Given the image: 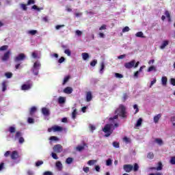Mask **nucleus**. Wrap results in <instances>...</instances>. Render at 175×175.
<instances>
[{"mask_svg": "<svg viewBox=\"0 0 175 175\" xmlns=\"http://www.w3.org/2000/svg\"><path fill=\"white\" fill-rule=\"evenodd\" d=\"M169 45V41L167 40H164L163 41L161 45L160 46V49L161 50H163V49H165V47H166V46Z\"/></svg>", "mask_w": 175, "mask_h": 175, "instance_id": "dca6fc26", "label": "nucleus"}, {"mask_svg": "<svg viewBox=\"0 0 175 175\" xmlns=\"http://www.w3.org/2000/svg\"><path fill=\"white\" fill-rule=\"evenodd\" d=\"M64 53H65V54H66L68 57H70V55H71V54H72V53L70 52V50H69V49H66V50L64 51Z\"/></svg>", "mask_w": 175, "mask_h": 175, "instance_id": "864d4df0", "label": "nucleus"}, {"mask_svg": "<svg viewBox=\"0 0 175 175\" xmlns=\"http://www.w3.org/2000/svg\"><path fill=\"white\" fill-rule=\"evenodd\" d=\"M49 140H52L53 142H57V141H58V137L52 136L50 137Z\"/></svg>", "mask_w": 175, "mask_h": 175, "instance_id": "e2e57ef3", "label": "nucleus"}, {"mask_svg": "<svg viewBox=\"0 0 175 175\" xmlns=\"http://www.w3.org/2000/svg\"><path fill=\"white\" fill-rule=\"evenodd\" d=\"M14 140H18L19 144H23L25 142L24 137H23V134L21 132L16 133Z\"/></svg>", "mask_w": 175, "mask_h": 175, "instance_id": "20e7f679", "label": "nucleus"}, {"mask_svg": "<svg viewBox=\"0 0 175 175\" xmlns=\"http://www.w3.org/2000/svg\"><path fill=\"white\" fill-rule=\"evenodd\" d=\"M112 144L115 148H120V143L117 142H113Z\"/></svg>", "mask_w": 175, "mask_h": 175, "instance_id": "ea45409f", "label": "nucleus"}, {"mask_svg": "<svg viewBox=\"0 0 175 175\" xmlns=\"http://www.w3.org/2000/svg\"><path fill=\"white\" fill-rule=\"evenodd\" d=\"M155 143L159 144V146H162L163 144V141L160 138H156L154 139Z\"/></svg>", "mask_w": 175, "mask_h": 175, "instance_id": "6ab92c4d", "label": "nucleus"}, {"mask_svg": "<svg viewBox=\"0 0 175 175\" xmlns=\"http://www.w3.org/2000/svg\"><path fill=\"white\" fill-rule=\"evenodd\" d=\"M41 165H43V161H38L36 163V166L37 167H39V166H41Z\"/></svg>", "mask_w": 175, "mask_h": 175, "instance_id": "8fccbe9b", "label": "nucleus"}, {"mask_svg": "<svg viewBox=\"0 0 175 175\" xmlns=\"http://www.w3.org/2000/svg\"><path fill=\"white\" fill-rule=\"evenodd\" d=\"M32 9H33L34 10H38V12L40 10H43V8H39L38 7H37L36 5H33L32 6Z\"/></svg>", "mask_w": 175, "mask_h": 175, "instance_id": "a18cd8bd", "label": "nucleus"}, {"mask_svg": "<svg viewBox=\"0 0 175 175\" xmlns=\"http://www.w3.org/2000/svg\"><path fill=\"white\" fill-rule=\"evenodd\" d=\"M65 62V57H61L58 60L59 64H62V62Z\"/></svg>", "mask_w": 175, "mask_h": 175, "instance_id": "052dcab7", "label": "nucleus"}, {"mask_svg": "<svg viewBox=\"0 0 175 175\" xmlns=\"http://www.w3.org/2000/svg\"><path fill=\"white\" fill-rule=\"evenodd\" d=\"M170 82H171L172 85H174V86L175 85V79L172 78L170 80Z\"/></svg>", "mask_w": 175, "mask_h": 175, "instance_id": "774afa93", "label": "nucleus"}, {"mask_svg": "<svg viewBox=\"0 0 175 175\" xmlns=\"http://www.w3.org/2000/svg\"><path fill=\"white\" fill-rule=\"evenodd\" d=\"M123 169L126 173H131L133 170V165L131 164H125L123 165Z\"/></svg>", "mask_w": 175, "mask_h": 175, "instance_id": "6e6552de", "label": "nucleus"}, {"mask_svg": "<svg viewBox=\"0 0 175 175\" xmlns=\"http://www.w3.org/2000/svg\"><path fill=\"white\" fill-rule=\"evenodd\" d=\"M64 103H65V98L62 96L59 97L58 103H59L60 105H62Z\"/></svg>", "mask_w": 175, "mask_h": 175, "instance_id": "393cba45", "label": "nucleus"}, {"mask_svg": "<svg viewBox=\"0 0 175 175\" xmlns=\"http://www.w3.org/2000/svg\"><path fill=\"white\" fill-rule=\"evenodd\" d=\"M118 123H109L105 125L104 128H103V132H113L116 128H118Z\"/></svg>", "mask_w": 175, "mask_h": 175, "instance_id": "f03ea898", "label": "nucleus"}, {"mask_svg": "<svg viewBox=\"0 0 175 175\" xmlns=\"http://www.w3.org/2000/svg\"><path fill=\"white\" fill-rule=\"evenodd\" d=\"M165 14L167 18H168V21L169 22L172 21V18H170V13L169 12V11L166 10L165 12Z\"/></svg>", "mask_w": 175, "mask_h": 175, "instance_id": "a878e982", "label": "nucleus"}, {"mask_svg": "<svg viewBox=\"0 0 175 175\" xmlns=\"http://www.w3.org/2000/svg\"><path fill=\"white\" fill-rule=\"evenodd\" d=\"M115 77H117L118 79H122V77H124V75L116 72V73H115Z\"/></svg>", "mask_w": 175, "mask_h": 175, "instance_id": "09e8293b", "label": "nucleus"}, {"mask_svg": "<svg viewBox=\"0 0 175 175\" xmlns=\"http://www.w3.org/2000/svg\"><path fill=\"white\" fill-rule=\"evenodd\" d=\"M135 36H137V38H144L143 32L142 31H139L135 34Z\"/></svg>", "mask_w": 175, "mask_h": 175, "instance_id": "f704fd0d", "label": "nucleus"}, {"mask_svg": "<svg viewBox=\"0 0 175 175\" xmlns=\"http://www.w3.org/2000/svg\"><path fill=\"white\" fill-rule=\"evenodd\" d=\"M69 79H70V76L68 75L64 77V81H63V85H65L68 81H69Z\"/></svg>", "mask_w": 175, "mask_h": 175, "instance_id": "5701e85b", "label": "nucleus"}, {"mask_svg": "<svg viewBox=\"0 0 175 175\" xmlns=\"http://www.w3.org/2000/svg\"><path fill=\"white\" fill-rule=\"evenodd\" d=\"M41 66V64L38 62H36L33 64V68L34 69H39V68Z\"/></svg>", "mask_w": 175, "mask_h": 175, "instance_id": "bb28decb", "label": "nucleus"}, {"mask_svg": "<svg viewBox=\"0 0 175 175\" xmlns=\"http://www.w3.org/2000/svg\"><path fill=\"white\" fill-rule=\"evenodd\" d=\"M82 57L84 61H86V59H88L90 58V55L88 53H83Z\"/></svg>", "mask_w": 175, "mask_h": 175, "instance_id": "4be33fe9", "label": "nucleus"}, {"mask_svg": "<svg viewBox=\"0 0 175 175\" xmlns=\"http://www.w3.org/2000/svg\"><path fill=\"white\" fill-rule=\"evenodd\" d=\"M107 166H111L113 165V160L111 159H108L106 161Z\"/></svg>", "mask_w": 175, "mask_h": 175, "instance_id": "c85d7f7f", "label": "nucleus"}, {"mask_svg": "<svg viewBox=\"0 0 175 175\" xmlns=\"http://www.w3.org/2000/svg\"><path fill=\"white\" fill-rule=\"evenodd\" d=\"M133 170L134 172H137V170H139V165L137 163L134 164V167H133Z\"/></svg>", "mask_w": 175, "mask_h": 175, "instance_id": "79ce46f5", "label": "nucleus"}, {"mask_svg": "<svg viewBox=\"0 0 175 175\" xmlns=\"http://www.w3.org/2000/svg\"><path fill=\"white\" fill-rule=\"evenodd\" d=\"M66 132V129L58 126V125H54L52 127L48 129V132Z\"/></svg>", "mask_w": 175, "mask_h": 175, "instance_id": "7ed1b4c3", "label": "nucleus"}, {"mask_svg": "<svg viewBox=\"0 0 175 175\" xmlns=\"http://www.w3.org/2000/svg\"><path fill=\"white\" fill-rule=\"evenodd\" d=\"M43 175H53V172H51L50 171H46L43 173Z\"/></svg>", "mask_w": 175, "mask_h": 175, "instance_id": "338daca9", "label": "nucleus"}, {"mask_svg": "<svg viewBox=\"0 0 175 175\" xmlns=\"http://www.w3.org/2000/svg\"><path fill=\"white\" fill-rule=\"evenodd\" d=\"M9 49V46L8 45H3L1 47H0V51H5Z\"/></svg>", "mask_w": 175, "mask_h": 175, "instance_id": "2f4dec72", "label": "nucleus"}, {"mask_svg": "<svg viewBox=\"0 0 175 175\" xmlns=\"http://www.w3.org/2000/svg\"><path fill=\"white\" fill-rule=\"evenodd\" d=\"M152 70H155V66H151L148 69V72H152Z\"/></svg>", "mask_w": 175, "mask_h": 175, "instance_id": "bf43d9fd", "label": "nucleus"}, {"mask_svg": "<svg viewBox=\"0 0 175 175\" xmlns=\"http://www.w3.org/2000/svg\"><path fill=\"white\" fill-rule=\"evenodd\" d=\"M53 150L56 154H61L64 151V148L61 144H56L53 146Z\"/></svg>", "mask_w": 175, "mask_h": 175, "instance_id": "39448f33", "label": "nucleus"}, {"mask_svg": "<svg viewBox=\"0 0 175 175\" xmlns=\"http://www.w3.org/2000/svg\"><path fill=\"white\" fill-rule=\"evenodd\" d=\"M161 83L163 85H166V84H167V77H163L161 78Z\"/></svg>", "mask_w": 175, "mask_h": 175, "instance_id": "412c9836", "label": "nucleus"}, {"mask_svg": "<svg viewBox=\"0 0 175 175\" xmlns=\"http://www.w3.org/2000/svg\"><path fill=\"white\" fill-rule=\"evenodd\" d=\"M170 163H171V165H175V157H171Z\"/></svg>", "mask_w": 175, "mask_h": 175, "instance_id": "6e6d98bb", "label": "nucleus"}, {"mask_svg": "<svg viewBox=\"0 0 175 175\" xmlns=\"http://www.w3.org/2000/svg\"><path fill=\"white\" fill-rule=\"evenodd\" d=\"M83 170L85 173H88V172H90V167H83Z\"/></svg>", "mask_w": 175, "mask_h": 175, "instance_id": "680f3d73", "label": "nucleus"}, {"mask_svg": "<svg viewBox=\"0 0 175 175\" xmlns=\"http://www.w3.org/2000/svg\"><path fill=\"white\" fill-rule=\"evenodd\" d=\"M5 76L7 77V79H12L13 74L12 72H5Z\"/></svg>", "mask_w": 175, "mask_h": 175, "instance_id": "72a5a7b5", "label": "nucleus"}, {"mask_svg": "<svg viewBox=\"0 0 175 175\" xmlns=\"http://www.w3.org/2000/svg\"><path fill=\"white\" fill-rule=\"evenodd\" d=\"M96 163V160H90L88 161V165H89V166H92L95 165Z\"/></svg>", "mask_w": 175, "mask_h": 175, "instance_id": "7c9ffc66", "label": "nucleus"}, {"mask_svg": "<svg viewBox=\"0 0 175 175\" xmlns=\"http://www.w3.org/2000/svg\"><path fill=\"white\" fill-rule=\"evenodd\" d=\"M133 109L135 110V114L139 113V107H137V105H134Z\"/></svg>", "mask_w": 175, "mask_h": 175, "instance_id": "3c124183", "label": "nucleus"}, {"mask_svg": "<svg viewBox=\"0 0 175 175\" xmlns=\"http://www.w3.org/2000/svg\"><path fill=\"white\" fill-rule=\"evenodd\" d=\"M85 145H83V146H78L76 148L77 151H83V150H84V147Z\"/></svg>", "mask_w": 175, "mask_h": 175, "instance_id": "c756f323", "label": "nucleus"}, {"mask_svg": "<svg viewBox=\"0 0 175 175\" xmlns=\"http://www.w3.org/2000/svg\"><path fill=\"white\" fill-rule=\"evenodd\" d=\"M36 113V107H32L29 111L30 116H33Z\"/></svg>", "mask_w": 175, "mask_h": 175, "instance_id": "aec40b11", "label": "nucleus"}, {"mask_svg": "<svg viewBox=\"0 0 175 175\" xmlns=\"http://www.w3.org/2000/svg\"><path fill=\"white\" fill-rule=\"evenodd\" d=\"M21 8L23 9V10H28V7H27V5L25 3H21Z\"/></svg>", "mask_w": 175, "mask_h": 175, "instance_id": "4c0bfd02", "label": "nucleus"}, {"mask_svg": "<svg viewBox=\"0 0 175 175\" xmlns=\"http://www.w3.org/2000/svg\"><path fill=\"white\" fill-rule=\"evenodd\" d=\"M161 117H162V115L161 113H159L157 116H155L153 118L154 122L155 124H158V122H159V120L161 119Z\"/></svg>", "mask_w": 175, "mask_h": 175, "instance_id": "2eb2a0df", "label": "nucleus"}, {"mask_svg": "<svg viewBox=\"0 0 175 175\" xmlns=\"http://www.w3.org/2000/svg\"><path fill=\"white\" fill-rule=\"evenodd\" d=\"M73 162V158L72 157H68L66 159V163L68 164V165H70V163H72Z\"/></svg>", "mask_w": 175, "mask_h": 175, "instance_id": "cd10ccee", "label": "nucleus"}, {"mask_svg": "<svg viewBox=\"0 0 175 175\" xmlns=\"http://www.w3.org/2000/svg\"><path fill=\"white\" fill-rule=\"evenodd\" d=\"M171 122H172L173 126H175V116L171 118Z\"/></svg>", "mask_w": 175, "mask_h": 175, "instance_id": "69168bd1", "label": "nucleus"}, {"mask_svg": "<svg viewBox=\"0 0 175 175\" xmlns=\"http://www.w3.org/2000/svg\"><path fill=\"white\" fill-rule=\"evenodd\" d=\"M10 58V51H7L2 57V61H8Z\"/></svg>", "mask_w": 175, "mask_h": 175, "instance_id": "9b49d317", "label": "nucleus"}, {"mask_svg": "<svg viewBox=\"0 0 175 175\" xmlns=\"http://www.w3.org/2000/svg\"><path fill=\"white\" fill-rule=\"evenodd\" d=\"M29 33H30V35H36V33H38V31H36V30H30L29 31Z\"/></svg>", "mask_w": 175, "mask_h": 175, "instance_id": "4d7b16f0", "label": "nucleus"}, {"mask_svg": "<svg viewBox=\"0 0 175 175\" xmlns=\"http://www.w3.org/2000/svg\"><path fill=\"white\" fill-rule=\"evenodd\" d=\"M115 114L116 115L109 118L110 122H113L114 120L118 119V116L121 118H126V108L124 105H120L118 108L115 111Z\"/></svg>", "mask_w": 175, "mask_h": 175, "instance_id": "f257e3e1", "label": "nucleus"}, {"mask_svg": "<svg viewBox=\"0 0 175 175\" xmlns=\"http://www.w3.org/2000/svg\"><path fill=\"white\" fill-rule=\"evenodd\" d=\"M9 132H16V127L14 126H10L9 128Z\"/></svg>", "mask_w": 175, "mask_h": 175, "instance_id": "0e129e2a", "label": "nucleus"}, {"mask_svg": "<svg viewBox=\"0 0 175 175\" xmlns=\"http://www.w3.org/2000/svg\"><path fill=\"white\" fill-rule=\"evenodd\" d=\"M143 122V119L139 118L138 120L137 121V124L135 126H140L142 125V123Z\"/></svg>", "mask_w": 175, "mask_h": 175, "instance_id": "c9c22d12", "label": "nucleus"}, {"mask_svg": "<svg viewBox=\"0 0 175 175\" xmlns=\"http://www.w3.org/2000/svg\"><path fill=\"white\" fill-rule=\"evenodd\" d=\"M89 129H90V131H95V129H96V127H95V126H94L93 124H89Z\"/></svg>", "mask_w": 175, "mask_h": 175, "instance_id": "5fc2aeb1", "label": "nucleus"}, {"mask_svg": "<svg viewBox=\"0 0 175 175\" xmlns=\"http://www.w3.org/2000/svg\"><path fill=\"white\" fill-rule=\"evenodd\" d=\"M98 64V61L96 59H94L90 62V66H95Z\"/></svg>", "mask_w": 175, "mask_h": 175, "instance_id": "49530a36", "label": "nucleus"}, {"mask_svg": "<svg viewBox=\"0 0 175 175\" xmlns=\"http://www.w3.org/2000/svg\"><path fill=\"white\" fill-rule=\"evenodd\" d=\"M55 167L58 172H62V169H64V165H62V163L59 161L55 163Z\"/></svg>", "mask_w": 175, "mask_h": 175, "instance_id": "1a4fd4ad", "label": "nucleus"}, {"mask_svg": "<svg viewBox=\"0 0 175 175\" xmlns=\"http://www.w3.org/2000/svg\"><path fill=\"white\" fill-rule=\"evenodd\" d=\"M150 169H152V170H162V163L159 162V166L157 167H151Z\"/></svg>", "mask_w": 175, "mask_h": 175, "instance_id": "a211bd4d", "label": "nucleus"}, {"mask_svg": "<svg viewBox=\"0 0 175 175\" xmlns=\"http://www.w3.org/2000/svg\"><path fill=\"white\" fill-rule=\"evenodd\" d=\"M51 156L52 157V158L53 159H58V156L57 155V153L55 152H52L51 154Z\"/></svg>", "mask_w": 175, "mask_h": 175, "instance_id": "a19ab883", "label": "nucleus"}, {"mask_svg": "<svg viewBox=\"0 0 175 175\" xmlns=\"http://www.w3.org/2000/svg\"><path fill=\"white\" fill-rule=\"evenodd\" d=\"M17 158H18V152L14 150L11 153V159L16 160Z\"/></svg>", "mask_w": 175, "mask_h": 175, "instance_id": "ddd939ff", "label": "nucleus"}, {"mask_svg": "<svg viewBox=\"0 0 175 175\" xmlns=\"http://www.w3.org/2000/svg\"><path fill=\"white\" fill-rule=\"evenodd\" d=\"M104 69H105V63L102 62L100 64V73H103V70Z\"/></svg>", "mask_w": 175, "mask_h": 175, "instance_id": "37998d69", "label": "nucleus"}, {"mask_svg": "<svg viewBox=\"0 0 175 175\" xmlns=\"http://www.w3.org/2000/svg\"><path fill=\"white\" fill-rule=\"evenodd\" d=\"M76 116H77V109H74L72 113V118H73V120L76 118Z\"/></svg>", "mask_w": 175, "mask_h": 175, "instance_id": "473e14b6", "label": "nucleus"}, {"mask_svg": "<svg viewBox=\"0 0 175 175\" xmlns=\"http://www.w3.org/2000/svg\"><path fill=\"white\" fill-rule=\"evenodd\" d=\"M2 91L3 92H5V91L6 90H8V86L6 85V81H3V83H2Z\"/></svg>", "mask_w": 175, "mask_h": 175, "instance_id": "b1692460", "label": "nucleus"}, {"mask_svg": "<svg viewBox=\"0 0 175 175\" xmlns=\"http://www.w3.org/2000/svg\"><path fill=\"white\" fill-rule=\"evenodd\" d=\"M35 3V0H28L27 1V5H34Z\"/></svg>", "mask_w": 175, "mask_h": 175, "instance_id": "13d9d810", "label": "nucleus"}, {"mask_svg": "<svg viewBox=\"0 0 175 175\" xmlns=\"http://www.w3.org/2000/svg\"><path fill=\"white\" fill-rule=\"evenodd\" d=\"M135 64H136V61L133 59L131 62L125 63L124 68H126V69H132V68H134Z\"/></svg>", "mask_w": 175, "mask_h": 175, "instance_id": "0eeeda50", "label": "nucleus"}, {"mask_svg": "<svg viewBox=\"0 0 175 175\" xmlns=\"http://www.w3.org/2000/svg\"><path fill=\"white\" fill-rule=\"evenodd\" d=\"M31 87H32V84H23L21 87V90L23 91H27L28 90H31Z\"/></svg>", "mask_w": 175, "mask_h": 175, "instance_id": "9d476101", "label": "nucleus"}, {"mask_svg": "<svg viewBox=\"0 0 175 175\" xmlns=\"http://www.w3.org/2000/svg\"><path fill=\"white\" fill-rule=\"evenodd\" d=\"M24 59H25V54L20 53L14 58V61L17 64L21 61H24Z\"/></svg>", "mask_w": 175, "mask_h": 175, "instance_id": "423d86ee", "label": "nucleus"}, {"mask_svg": "<svg viewBox=\"0 0 175 175\" xmlns=\"http://www.w3.org/2000/svg\"><path fill=\"white\" fill-rule=\"evenodd\" d=\"M91 100H92V93L88 92L86 94V101L91 102Z\"/></svg>", "mask_w": 175, "mask_h": 175, "instance_id": "4468645a", "label": "nucleus"}, {"mask_svg": "<svg viewBox=\"0 0 175 175\" xmlns=\"http://www.w3.org/2000/svg\"><path fill=\"white\" fill-rule=\"evenodd\" d=\"M33 73L35 76H38L39 75V68H33Z\"/></svg>", "mask_w": 175, "mask_h": 175, "instance_id": "e433bc0d", "label": "nucleus"}, {"mask_svg": "<svg viewBox=\"0 0 175 175\" xmlns=\"http://www.w3.org/2000/svg\"><path fill=\"white\" fill-rule=\"evenodd\" d=\"M130 30L131 29H129V27L126 26L124 28L122 29V32L123 33L129 32Z\"/></svg>", "mask_w": 175, "mask_h": 175, "instance_id": "de8ad7c7", "label": "nucleus"}, {"mask_svg": "<svg viewBox=\"0 0 175 175\" xmlns=\"http://www.w3.org/2000/svg\"><path fill=\"white\" fill-rule=\"evenodd\" d=\"M42 113L46 117L50 116V110H49V109H47L46 107L42 108Z\"/></svg>", "mask_w": 175, "mask_h": 175, "instance_id": "f8f14e48", "label": "nucleus"}, {"mask_svg": "<svg viewBox=\"0 0 175 175\" xmlns=\"http://www.w3.org/2000/svg\"><path fill=\"white\" fill-rule=\"evenodd\" d=\"M148 158L149 159H154V153H152V152H149V153L148 154Z\"/></svg>", "mask_w": 175, "mask_h": 175, "instance_id": "603ef678", "label": "nucleus"}, {"mask_svg": "<svg viewBox=\"0 0 175 175\" xmlns=\"http://www.w3.org/2000/svg\"><path fill=\"white\" fill-rule=\"evenodd\" d=\"M28 124H34L35 123V119L32 118H28L27 119Z\"/></svg>", "mask_w": 175, "mask_h": 175, "instance_id": "58836bf2", "label": "nucleus"}, {"mask_svg": "<svg viewBox=\"0 0 175 175\" xmlns=\"http://www.w3.org/2000/svg\"><path fill=\"white\" fill-rule=\"evenodd\" d=\"M65 94H72L73 92V89L70 87H67L64 90Z\"/></svg>", "mask_w": 175, "mask_h": 175, "instance_id": "f3484780", "label": "nucleus"}, {"mask_svg": "<svg viewBox=\"0 0 175 175\" xmlns=\"http://www.w3.org/2000/svg\"><path fill=\"white\" fill-rule=\"evenodd\" d=\"M11 155L12 152H10V150L6 151L4 154V157H5V158H8V157H10Z\"/></svg>", "mask_w": 175, "mask_h": 175, "instance_id": "c03bdc74", "label": "nucleus"}]
</instances>
